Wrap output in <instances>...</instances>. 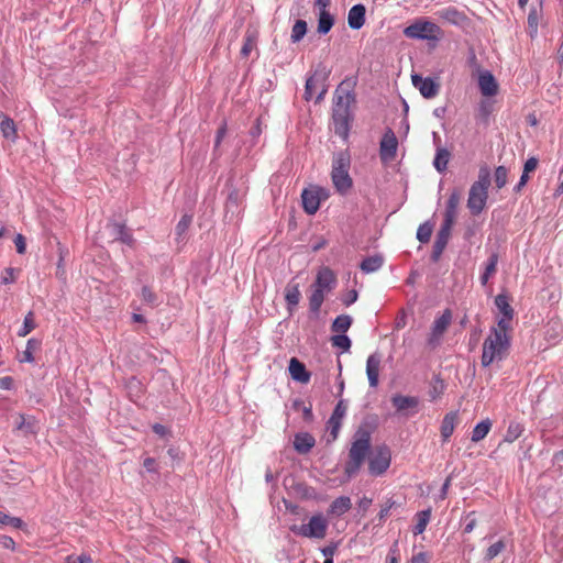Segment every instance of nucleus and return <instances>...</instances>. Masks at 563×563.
Masks as SVG:
<instances>
[{"mask_svg": "<svg viewBox=\"0 0 563 563\" xmlns=\"http://www.w3.org/2000/svg\"><path fill=\"white\" fill-rule=\"evenodd\" d=\"M528 24L532 33H537L538 30V11L532 9L528 15Z\"/></svg>", "mask_w": 563, "mask_h": 563, "instance_id": "nucleus-54", "label": "nucleus"}, {"mask_svg": "<svg viewBox=\"0 0 563 563\" xmlns=\"http://www.w3.org/2000/svg\"><path fill=\"white\" fill-rule=\"evenodd\" d=\"M13 385V380L11 377L5 376L0 378V388L2 389H10Z\"/></svg>", "mask_w": 563, "mask_h": 563, "instance_id": "nucleus-63", "label": "nucleus"}, {"mask_svg": "<svg viewBox=\"0 0 563 563\" xmlns=\"http://www.w3.org/2000/svg\"><path fill=\"white\" fill-rule=\"evenodd\" d=\"M506 549V542L504 540H498L493 543L485 553V560L490 561L499 555Z\"/></svg>", "mask_w": 563, "mask_h": 563, "instance_id": "nucleus-42", "label": "nucleus"}, {"mask_svg": "<svg viewBox=\"0 0 563 563\" xmlns=\"http://www.w3.org/2000/svg\"><path fill=\"white\" fill-rule=\"evenodd\" d=\"M16 279V271L12 267L5 268L1 274V283L3 285L13 284Z\"/></svg>", "mask_w": 563, "mask_h": 563, "instance_id": "nucleus-51", "label": "nucleus"}, {"mask_svg": "<svg viewBox=\"0 0 563 563\" xmlns=\"http://www.w3.org/2000/svg\"><path fill=\"white\" fill-rule=\"evenodd\" d=\"M334 23V18L330 14L329 11H319L318 19V33L327 34L330 32Z\"/></svg>", "mask_w": 563, "mask_h": 563, "instance_id": "nucleus-31", "label": "nucleus"}, {"mask_svg": "<svg viewBox=\"0 0 563 563\" xmlns=\"http://www.w3.org/2000/svg\"><path fill=\"white\" fill-rule=\"evenodd\" d=\"M430 517H431V510L430 509H427V510H422L420 512L417 514V523L413 528V533L415 534H420L422 533L426 528H427V525L430 520Z\"/></svg>", "mask_w": 563, "mask_h": 563, "instance_id": "nucleus-38", "label": "nucleus"}, {"mask_svg": "<svg viewBox=\"0 0 563 563\" xmlns=\"http://www.w3.org/2000/svg\"><path fill=\"white\" fill-rule=\"evenodd\" d=\"M495 305L501 317L497 321V327L503 331H511V321L514 318V309L509 303V299L505 294L495 297Z\"/></svg>", "mask_w": 563, "mask_h": 563, "instance_id": "nucleus-7", "label": "nucleus"}, {"mask_svg": "<svg viewBox=\"0 0 563 563\" xmlns=\"http://www.w3.org/2000/svg\"><path fill=\"white\" fill-rule=\"evenodd\" d=\"M490 186V170L487 166H482L478 170V179L471 186L487 190Z\"/></svg>", "mask_w": 563, "mask_h": 563, "instance_id": "nucleus-36", "label": "nucleus"}, {"mask_svg": "<svg viewBox=\"0 0 563 563\" xmlns=\"http://www.w3.org/2000/svg\"><path fill=\"white\" fill-rule=\"evenodd\" d=\"M0 130H1L3 137H5L7 140L11 141V142H15V140L18 137V133H16L15 123L13 122L12 119H10L8 117H3L0 121Z\"/></svg>", "mask_w": 563, "mask_h": 563, "instance_id": "nucleus-30", "label": "nucleus"}, {"mask_svg": "<svg viewBox=\"0 0 563 563\" xmlns=\"http://www.w3.org/2000/svg\"><path fill=\"white\" fill-rule=\"evenodd\" d=\"M365 7L363 4L353 5L347 15L349 26L353 30H358L365 22Z\"/></svg>", "mask_w": 563, "mask_h": 563, "instance_id": "nucleus-22", "label": "nucleus"}, {"mask_svg": "<svg viewBox=\"0 0 563 563\" xmlns=\"http://www.w3.org/2000/svg\"><path fill=\"white\" fill-rule=\"evenodd\" d=\"M435 14L440 20L455 25L462 24L465 20V15L453 7L440 9Z\"/></svg>", "mask_w": 563, "mask_h": 563, "instance_id": "nucleus-23", "label": "nucleus"}, {"mask_svg": "<svg viewBox=\"0 0 563 563\" xmlns=\"http://www.w3.org/2000/svg\"><path fill=\"white\" fill-rule=\"evenodd\" d=\"M329 522L322 514L313 515L308 523L292 526L291 531L300 537L309 539H323L327 536Z\"/></svg>", "mask_w": 563, "mask_h": 563, "instance_id": "nucleus-5", "label": "nucleus"}, {"mask_svg": "<svg viewBox=\"0 0 563 563\" xmlns=\"http://www.w3.org/2000/svg\"><path fill=\"white\" fill-rule=\"evenodd\" d=\"M490 428H492V422L488 419L483 420L479 423H477L472 432V441L478 442V441L483 440L488 434Z\"/></svg>", "mask_w": 563, "mask_h": 563, "instance_id": "nucleus-34", "label": "nucleus"}, {"mask_svg": "<svg viewBox=\"0 0 563 563\" xmlns=\"http://www.w3.org/2000/svg\"><path fill=\"white\" fill-rule=\"evenodd\" d=\"M487 198V190L477 187L470 188L467 208L473 216L479 214L485 209Z\"/></svg>", "mask_w": 563, "mask_h": 563, "instance_id": "nucleus-13", "label": "nucleus"}, {"mask_svg": "<svg viewBox=\"0 0 563 563\" xmlns=\"http://www.w3.org/2000/svg\"><path fill=\"white\" fill-rule=\"evenodd\" d=\"M35 328V321H34V318H33V313L32 312H29L25 318H24V322H23V327L21 328V330L19 331V335L20 336H25L27 335L33 329Z\"/></svg>", "mask_w": 563, "mask_h": 563, "instance_id": "nucleus-49", "label": "nucleus"}, {"mask_svg": "<svg viewBox=\"0 0 563 563\" xmlns=\"http://www.w3.org/2000/svg\"><path fill=\"white\" fill-rule=\"evenodd\" d=\"M14 244H15V247H16V252L19 254H24L25 253V250H26V242H25V238L18 233L15 235V239H14Z\"/></svg>", "mask_w": 563, "mask_h": 563, "instance_id": "nucleus-55", "label": "nucleus"}, {"mask_svg": "<svg viewBox=\"0 0 563 563\" xmlns=\"http://www.w3.org/2000/svg\"><path fill=\"white\" fill-rule=\"evenodd\" d=\"M461 201V191L453 190L446 203L443 224L453 225L456 218V210Z\"/></svg>", "mask_w": 563, "mask_h": 563, "instance_id": "nucleus-18", "label": "nucleus"}, {"mask_svg": "<svg viewBox=\"0 0 563 563\" xmlns=\"http://www.w3.org/2000/svg\"><path fill=\"white\" fill-rule=\"evenodd\" d=\"M333 346L347 351L351 347V340L345 334H338L331 339Z\"/></svg>", "mask_w": 563, "mask_h": 563, "instance_id": "nucleus-48", "label": "nucleus"}, {"mask_svg": "<svg viewBox=\"0 0 563 563\" xmlns=\"http://www.w3.org/2000/svg\"><path fill=\"white\" fill-rule=\"evenodd\" d=\"M507 183V168L498 166L495 170V184L497 188H503Z\"/></svg>", "mask_w": 563, "mask_h": 563, "instance_id": "nucleus-50", "label": "nucleus"}, {"mask_svg": "<svg viewBox=\"0 0 563 563\" xmlns=\"http://www.w3.org/2000/svg\"><path fill=\"white\" fill-rule=\"evenodd\" d=\"M450 156L451 154L446 148H438L433 161L434 168L440 173L444 172L448 167Z\"/></svg>", "mask_w": 563, "mask_h": 563, "instance_id": "nucleus-32", "label": "nucleus"}, {"mask_svg": "<svg viewBox=\"0 0 563 563\" xmlns=\"http://www.w3.org/2000/svg\"><path fill=\"white\" fill-rule=\"evenodd\" d=\"M352 324V318L347 314L336 317L332 323V331L336 333H345Z\"/></svg>", "mask_w": 563, "mask_h": 563, "instance_id": "nucleus-35", "label": "nucleus"}, {"mask_svg": "<svg viewBox=\"0 0 563 563\" xmlns=\"http://www.w3.org/2000/svg\"><path fill=\"white\" fill-rule=\"evenodd\" d=\"M478 86L483 96L492 97L498 91L495 77L489 71H483L478 78Z\"/></svg>", "mask_w": 563, "mask_h": 563, "instance_id": "nucleus-19", "label": "nucleus"}, {"mask_svg": "<svg viewBox=\"0 0 563 563\" xmlns=\"http://www.w3.org/2000/svg\"><path fill=\"white\" fill-rule=\"evenodd\" d=\"M379 366L380 356L377 354L369 355L366 362V374L371 387L378 385Z\"/></svg>", "mask_w": 563, "mask_h": 563, "instance_id": "nucleus-21", "label": "nucleus"}, {"mask_svg": "<svg viewBox=\"0 0 563 563\" xmlns=\"http://www.w3.org/2000/svg\"><path fill=\"white\" fill-rule=\"evenodd\" d=\"M289 373L294 380L306 384L310 380V373L306 369L303 363L292 357L289 362Z\"/></svg>", "mask_w": 563, "mask_h": 563, "instance_id": "nucleus-20", "label": "nucleus"}, {"mask_svg": "<svg viewBox=\"0 0 563 563\" xmlns=\"http://www.w3.org/2000/svg\"><path fill=\"white\" fill-rule=\"evenodd\" d=\"M336 284V277L329 267H322L318 274L311 288L319 289L323 292L331 291Z\"/></svg>", "mask_w": 563, "mask_h": 563, "instance_id": "nucleus-15", "label": "nucleus"}, {"mask_svg": "<svg viewBox=\"0 0 563 563\" xmlns=\"http://www.w3.org/2000/svg\"><path fill=\"white\" fill-rule=\"evenodd\" d=\"M38 341H36L35 339H30L26 343V347L23 352V356L22 358L20 360L21 362H26V363H33L34 362V357H33V353L38 349Z\"/></svg>", "mask_w": 563, "mask_h": 563, "instance_id": "nucleus-41", "label": "nucleus"}, {"mask_svg": "<svg viewBox=\"0 0 563 563\" xmlns=\"http://www.w3.org/2000/svg\"><path fill=\"white\" fill-rule=\"evenodd\" d=\"M1 544H2L3 548H5L8 550H11V551H14L15 548H16V544H15L14 540L11 537H8V536H3L1 538Z\"/></svg>", "mask_w": 563, "mask_h": 563, "instance_id": "nucleus-58", "label": "nucleus"}, {"mask_svg": "<svg viewBox=\"0 0 563 563\" xmlns=\"http://www.w3.org/2000/svg\"><path fill=\"white\" fill-rule=\"evenodd\" d=\"M390 465V451L386 445L379 446L369 459L368 470L372 475H382Z\"/></svg>", "mask_w": 563, "mask_h": 563, "instance_id": "nucleus-9", "label": "nucleus"}, {"mask_svg": "<svg viewBox=\"0 0 563 563\" xmlns=\"http://www.w3.org/2000/svg\"><path fill=\"white\" fill-rule=\"evenodd\" d=\"M451 228L452 227L442 223L441 229L437 233V238L431 254V260L433 262H438L440 260L444 249L446 247L451 234Z\"/></svg>", "mask_w": 563, "mask_h": 563, "instance_id": "nucleus-17", "label": "nucleus"}, {"mask_svg": "<svg viewBox=\"0 0 563 563\" xmlns=\"http://www.w3.org/2000/svg\"><path fill=\"white\" fill-rule=\"evenodd\" d=\"M307 33V22L303 20H297L291 30V41L294 43L299 42Z\"/></svg>", "mask_w": 563, "mask_h": 563, "instance_id": "nucleus-40", "label": "nucleus"}, {"mask_svg": "<svg viewBox=\"0 0 563 563\" xmlns=\"http://www.w3.org/2000/svg\"><path fill=\"white\" fill-rule=\"evenodd\" d=\"M346 409H347V406H346L345 401L344 400H340L336 404V406H335V408H334V410H333V412L331 415V418L342 420L343 417L346 413Z\"/></svg>", "mask_w": 563, "mask_h": 563, "instance_id": "nucleus-53", "label": "nucleus"}, {"mask_svg": "<svg viewBox=\"0 0 563 563\" xmlns=\"http://www.w3.org/2000/svg\"><path fill=\"white\" fill-rule=\"evenodd\" d=\"M73 563H93V560L88 554H80Z\"/></svg>", "mask_w": 563, "mask_h": 563, "instance_id": "nucleus-64", "label": "nucleus"}, {"mask_svg": "<svg viewBox=\"0 0 563 563\" xmlns=\"http://www.w3.org/2000/svg\"><path fill=\"white\" fill-rule=\"evenodd\" d=\"M404 34L408 38L438 41L442 32L433 22L417 20L404 30Z\"/></svg>", "mask_w": 563, "mask_h": 563, "instance_id": "nucleus-6", "label": "nucleus"}, {"mask_svg": "<svg viewBox=\"0 0 563 563\" xmlns=\"http://www.w3.org/2000/svg\"><path fill=\"white\" fill-rule=\"evenodd\" d=\"M316 441L309 433H298L294 440V448L300 454L308 453L314 445Z\"/></svg>", "mask_w": 563, "mask_h": 563, "instance_id": "nucleus-24", "label": "nucleus"}, {"mask_svg": "<svg viewBox=\"0 0 563 563\" xmlns=\"http://www.w3.org/2000/svg\"><path fill=\"white\" fill-rule=\"evenodd\" d=\"M371 449V434L366 430H358L355 440L349 451V461L344 466V472L352 476L358 472Z\"/></svg>", "mask_w": 563, "mask_h": 563, "instance_id": "nucleus-3", "label": "nucleus"}, {"mask_svg": "<svg viewBox=\"0 0 563 563\" xmlns=\"http://www.w3.org/2000/svg\"><path fill=\"white\" fill-rule=\"evenodd\" d=\"M498 254L492 253L485 267V274L494 275L497 271Z\"/></svg>", "mask_w": 563, "mask_h": 563, "instance_id": "nucleus-52", "label": "nucleus"}, {"mask_svg": "<svg viewBox=\"0 0 563 563\" xmlns=\"http://www.w3.org/2000/svg\"><path fill=\"white\" fill-rule=\"evenodd\" d=\"M431 234H432V225L429 222H424L419 225L418 231H417V239L421 243L429 242Z\"/></svg>", "mask_w": 563, "mask_h": 563, "instance_id": "nucleus-47", "label": "nucleus"}, {"mask_svg": "<svg viewBox=\"0 0 563 563\" xmlns=\"http://www.w3.org/2000/svg\"><path fill=\"white\" fill-rule=\"evenodd\" d=\"M142 300L148 306L156 307L158 305V298L156 294L147 286H144L141 291Z\"/></svg>", "mask_w": 563, "mask_h": 563, "instance_id": "nucleus-45", "label": "nucleus"}, {"mask_svg": "<svg viewBox=\"0 0 563 563\" xmlns=\"http://www.w3.org/2000/svg\"><path fill=\"white\" fill-rule=\"evenodd\" d=\"M412 85L424 98H433L439 93L440 85L431 78H422L419 75H412Z\"/></svg>", "mask_w": 563, "mask_h": 563, "instance_id": "nucleus-16", "label": "nucleus"}, {"mask_svg": "<svg viewBox=\"0 0 563 563\" xmlns=\"http://www.w3.org/2000/svg\"><path fill=\"white\" fill-rule=\"evenodd\" d=\"M300 297L301 294L299 290V285L292 282L288 283L285 288V299L289 312H291L292 309L299 303Z\"/></svg>", "mask_w": 563, "mask_h": 563, "instance_id": "nucleus-25", "label": "nucleus"}, {"mask_svg": "<svg viewBox=\"0 0 563 563\" xmlns=\"http://www.w3.org/2000/svg\"><path fill=\"white\" fill-rule=\"evenodd\" d=\"M257 42V32L247 30L245 34L244 44L241 48L242 57H247L251 52L255 48Z\"/></svg>", "mask_w": 563, "mask_h": 563, "instance_id": "nucleus-33", "label": "nucleus"}, {"mask_svg": "<svg viewBox=\"0 0 563 563\" xmlns=\"http://www.w3.org/2000/svg\"><path fill=\"white\" fill-rule=\"evenodd\" d=\"M408 563H427V555L423 552H420L411 558Z\"/></svg>", "mask_w": 563, "mask_h": 563, "instance_id": "nucleus-62", "label": "nucleus"}, {"mask_svg": "<svg viewBox=\"0 0 563 563\" xmlns=\"http://www.w3.org/2000/svg\"><path fill=\"white\" fill-rule=\"evenodd\" d=\"M18 429L23 431L25 434L35 433L36 420L33 417L21 416Z\"/></svg>", "mask_w": 563, "mask_h": 563, "instance_id": "nucleus-39", "label": "nucleus"}, {"mask_svg": "<svg viewBox=\"0 0 563 563\" xmlns=\"http://www.w3.org/2000/svg\"><path fill=\"white\" fill-rule=\"evenodd\" d=\"M350 156L346 152L338 153L332 163L331 177L334 187L341 194L346 192L352 187V178L349 175Z\"/></svg>", "mask_w": 563, "mask_h": 563, "instance_id": "nucleus-4", "label": "nucleus"}, {"mask_svg": "<svg viewBox=\"0 0 563 563\" xmlns=\"http://www.w3.org/2000/svg\"><path fill=\"white\" fill-rule=\"evenodd\" d=\"M466 519H467V523H466V526L464 528V532L465 533H471L475 529V527L477 525L476 518L474 517V514L471 512V514L467 515Z\"/></svg>", "mask_w": 563, "mask_h": 563, "instance_id": "nucleus-56", "label": "nucleus"}, {"mask_svg": "<svg viewBox=\"0 0 563 563\" xmlns=\"http://www.w3.org/2000/svg\"><path fill=\"white\" fill-rule=\"evenodd\" d=\"M509 331H503L498 327L492 329V333L483 344L482 365L489 366L494 361L503 360L510 346Z\"/></svg>", "mask_w": 563, "mask_h": 563, "instance_id": "nucleus-2", "label": "nucleus"}, {"mask_svg": "<svg viewBox=\"0 0 563 563\" xmlns=\"http://www.w3.org/2000/svg\"><path fill=\"white\" fill-rule=\"evenodd\" d=\"M357 300V291L352 289L350 290L346 296L342 299L343 303L345 306H350L352 305L353 302H355Z\"/></svg>", "mask_w": 563, "mask_h": 563, "instance_id": "nucleus-60", "label": "nucleus"}, {"mask_svg": "<svg viewBox=\"0 0 563 563\" xmlns=\"http://www.w3.org/2000/svg\"><path fill=\"white\" fill-rule=\"evenodd\" d=\"M191 216L185 214L180 219V221L177 223L175 228V234L177 235V239L180 240L183 235L187 232L188 228L191 224Z\"/></svg>", "mask_w": 563, "mask_h": 563, "instance_id": "nucleus-46", "label": "nucleus"}, {"mask_svg": "<svg viewBox=\"0 0 563 563\" xmlns=\"http://www.w3.org/2000/svg\"><path fill=\"white\" fill-rule=\"evenodd\" d=\"M322 198H325L324 190L320 187H310L302 191L301 200L303 210L308 214H314L319 207Z\"/></svg>", "mask_w": 563, "mask_h": 563, "instance_id": "nucleus-10", "label": "nucleus"}, {"mask_svg": "<svg viewBox=\"0 0 563 563\" xmlns=\"http://www.w3.org/2000/svg\"><path fill=\"white\" fill-rule=\"evenodd\" d=\"M523 431V428L520 423L518 422H511L508 427V430L506 432V435H505V441L506 442H514L515 440H517L521 433Z\"/></svg>", "mask_w": 563, "mask_h": 563, "instance_id": "nucleus-44", "label": "nucleus"}, {"mask_svg": "<svg viewBox=\"0 0 563 563\" xmlns=\"http://www.w3.org/2000/svg\"><path fill=\"white\" fill-rule=\"evenodd\" d=\"M328 78L325 73L314 71V74L309 77L306 81L305 87V99L310 100L313 96V92L319 84H324Z\"/></svg>", "mask_w": 563, "mask_h": 563, "instance_id": "nucleus-26", "label": "nucleus"}, {"mask_svg": "<svg viewBox=\"0 0 563 563\" xmlns=\"http://www.w3.org/2000/svg\"><path fill=\"white\" fill-rule=\"evenodd\" d=\"M354 85V80L345 79L338 86L334 95L332 113L334 132L342 137H346L349 133L350 106L355 101Z\"/></svg>", "mask_w": 563, "mask_h": 563, "instance_id": "nucleus-1", "label": "nucleus"}, {"mask_svg": "<svg viewBox=\"0 0 563 563\" xmlns=\"http://www.w3.org/2000/svg\"><path fill=\"white\" fill-rule=\"evenodd\" d=\"M311 289H312V292L309 297V308H310L311 312L318 313L320 310V307L324 300L325 292H323L319 289H316V288H311Z\"/></svg>", "mask_w": 563, "mask_h": 563, "instance_id": "nucleus-37", "label": "nucleus"}, {"mask_svg": "<svg viewBox=\"0 0 563 563\" xmlns=\"http://www.w3.org/2000/svg\"><path fill=\"white\" fill-rule=\"evenodd\" d=\"M101 234L107 238L109 243L118 241L128 245L133 243L132 235L126 232L125 227L120 223H108Z\"/></svg>", "mask_w": 563, "mask_h": 563, "instance_id": "nucleus-12", "label": "nucleus"}, {"mask_svg": "<svg viewBox=\"0 0 563 563\" xmlns=\"http://www.w3.org/2000/svg\"><path fill=\"white\" fill-rule=\"evenodd\" d=\"M398 148V140L391 129H387L384 133L380 145L379 156L384 163H389L395 159Z\"/></svg>", "mask_w": 563, "mask_h": 563, "instance_id": "nucleus-8", "label": "nucleus"}, {"mask_svg": "<svg viewBox=\"0 0 563 563\" xmlns=\"http://www.w3.org/2000/svg\"><path fill=\"white\" fill-rule=\"evenodd\" d=\"M384 264V257L379 254L366 257L360 265L362 272L369 274L377 272Z\"/></svg>", "mask_w": 563, "mask_h": 563, "instance_id": "nucleus-29", "label": "nucleus"}, {"mask_svg": "<svg viewBox=\"0 0 563 563\" xmlns=\"http://www.w3.org/2000/svg\"><path fill=\"white\" fill-rule=\"evenodd\" d=\"M351 507L352 503L350 497L341 496L331 503L329 514L339 517L350 510Z\"/></svg>", "mask_w": 563, "mask_h": 563, "instance_id": "nucleus-28", "label": "nucleus"}, {"mask_svg": "<svg viewBox=\"0 0 563 563\" xmlns=\"http://www.w3.org/2000/svg\"><path fill=\"white\" fill-rule=\"evenodd\" d=\"M538 166V159L534 157H530L525 163L523 173L529 175V173L533 172Z\"/></svg>", "mask_w": 563, "mask_h": 563, "instance_id": "nucleus-57", "label": "nucleus"}, {"mask_svg": "<svg viewBox=\"0 0 563 563\" xmlns=\"http://www.w3.org/2000/svg\"><path fill=\"white\" fill-rule=\"evenodd\" d=\"M451 320L452 313L449 309H446L441 317L434 320L430 336L428 339V344L431 347H435L440 344V340L450 325Z\"/></svg>", "mask_w": 563, "mask_h": 563, "instance_id": "nucleus-11", "label": "nucleus"}, {"mask_svg": "<svg viewBox=\"0 0 563 563\" xmlns=\"http://www.w3.org/2000/svg\"><path fill=\"white\" fill-rule=\"evenodd\" d=\"M341 424H342V420L334 419L331 417L329 418V420H328L329 438L327 440L329 443L336 440L339 431L341 429Z\"/></svg>", "mask_w": 563, "mask_h": 563, "instance_id": "nucleus-43", "label": "nucleus"}, {"mask_svg": "<svg viewBox=\"0 0 563 563\" xmlns=\"http://www.w3.org/2000/svg\"><path fill=\"white\" fill-rule=\"evenodd\" d=\"M457 422V412H449L444 416L441 424V437L443 441H448L452 435Z\"/></svg>", "mask_w": 563, "mask_h": 563, "instance_id": "nucleus-27", "label": "nucleus"}, {"mask_svg": "<svg viewBox=\"0 0 563 563\" xmlns=\"http://www.w3.org/2000/svg\"><path fill=\"white\" fill-rule=\"evenodd\" d=\"M336 543H331L322 549V554L325 556V560L332 559L336 551Z\"/></svg>", "mask_w": 563, "mask_h": 563, "instance_id": "nucleus-59", "label": "nucleus"}, {"mask_svg": "<svg viewBox=\"0 0 563 563\" xmlns=\"http://www.w3.org/2000/svg\"><path fill=\"white\" fill-rule=\"evenodd\" d=\"M391 404L397 412L404 416H411L417 411L419 400L417 397L412 396L395 395L391 397Z\"/></svg>", "mask_w": 563, "mask_h": 563, "instance_id": "nucleus-14", "label": "nucleus"}, {"mask_svg": "<svg viewBox=\"0 0 563 563\" xmlns=\"http://www.w3.org/2000/svg\"><path fill=\"white\" fill-rule=\"evenodd\" d=\"M156 461L153 457H146L143 462V466L146 468L147 472H156Z\"/></svg>", "mask_w": 563, "mask_h": 563, "instance_id": "nucleus-61", "label": "nucleus"}]
</instances>
